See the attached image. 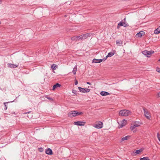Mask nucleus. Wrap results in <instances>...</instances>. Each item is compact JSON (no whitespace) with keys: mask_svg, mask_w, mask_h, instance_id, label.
<instances>
[{"mask_svg":"<svg viewBox=\"0 0 160 160\" xmlns=\"http://www.w3.org/2000/svg\"><path fill=\"white\" fill-rule=\"evenodd\" d=\"M153 52H154L152 51H148L147 50H145L142 52V53L148 57H150L151 55L153 54Z\"/></svg>","mask_w":160,"mask_h":160,"instance_id":"423d86ee","label":"nucleus"},{"mask_svg":"<svg viewBox=\"0 0 160 160\" xmlns=\"http://www.w3.org/2000/svg\"><path fill=\"white\" fill-rule=\"evenodd\" d=\"M142 149H140L139 150H138L134 152H133V153H134V155H137L140 154L141 152H142Z\"/></svg>","mask_w":160,"mask_h":160,"instance_id":"f3484780","label":"nucleus"},{"mask_svg":"<svg viewBox=\"0 0 160 160\" xmlns=\"http://www.w3.org/2000/svg\"><path fill=\"white\" fill-rule=\"evenodd\" d=\"M140 160H150L148 157H144L143 158H141Z\"/></svg>","mask_w":160,"mask_h":160,"instance_id":"5701e85b","label":"nucleus"},{"mask_svg":"<svg viewBox=\"0 0 160 160\" xmlns=\"http://www.w3.org/2000/svg\"><path fill=\"white\" fill-rule=\"evenodd\" d=\"M82 36L83 39H85L87 38L88 37L91 36V34L89 33H87L85 34L82 35Z\"/></svg>","mask_w":160,"mask_h":160,"instance_id":"4468645a","label":"nucleus"},{"mask_svg":"<svg viewBox=\"0 0 160 160\" xmlns=\"http://www.w3.org/2000/svg\"><path fill=\"white\" fill-rule=\"evenodd\" d=\"M154 33L158 34L160 33V27H158L154 31Z\"/></svg>","mask_w":160,"mask_h":160,"instance_id":"a211bd4d","label":"nucleus"},{"mask_svg":"<svg viewBox=\"0 0 160 160\" xmlns=\"http://www.w3.org/2000/svg\"><path fill=\"white\" fill-rule=\"evenodd\" d=\"M157 136L158 139L160 138V135L159 134V133H158L157 134Z\"/></svg>","mask_w":160,"mask_h":160,"instance_id":"2f4dec72","label":"nucleus"},{"mask_svg":"<svg viewBox=\"0 0 160 160\" xmlns=\"http://www.w3.org/2000/svg\"><path fill=\"white\" fill-rule=\"evenodd\" d=\"M145 33L143 31H140L139 32L137 33L136 35V36L137 37L141 38L142 35H144Z\"/></svg>","mask_w":160,"mask_h":160,"instance_id":"ddd939ff","label":"nucleus"},{"mask_svg":"<svg viewBox=\"0 0 160 160\" xmlns=\"http://www.w3.org/2000/svg\"><path fill=\"white\" fill-rule=\"evenodd\" d=\"M158 61L160 62V58L158 60Z\"/></svg>","mask_w":160,"mask_h":160,"instance_id":"ea45409f","label":"nucleus"},{"mask_svg":"<svg viewBox=\"0 0 160 160\" xmlns=\"http://www.w3.org/2000/svg\"><path fill=\"white\" fill-rule=\"evenodd\" d=\"M57 67L58 66L54 64L52 65L51 66V68L54 70H56Z\"/></svg>","mask_w":160,"mask_h":160,"instance_id":"412c9836","label":"nucleus"},{"mask_svg":"<svg viewBox=\"0 0 160 160\" xmlns=\"http://www.w3.org/2000/svg\"><path fill=\"white\" fill-rule=\"evenodd\" d=\"M71 39L73 41H76L78 40L77 38V36L73 37L71 38Z\"/></svg>","mask_w":160,"mask_h":160,"instance_id":"a878e982","label":"nucleus"},{"mask_svg":"<svg viewBox=\"0 0 160 160\" xmlns=\"http://www.w3.org/2000/svg\"><path fill=\"white\" fill-rule=\"evenodd\" d=\"M103 60L102 59H99L98 63L101 62Z\"/></svg>","mask_w":160,"mask_h":160,"instance_id":"72a5a7b5","label":"nucleus"},{"mask_svg":"<svg viewBox=\"0 0 160 160\" xmlns=\"http://www.w3.org/2000/svg\"><path fill=\"white\" fill-rule=\"evenodd\" d=\"M158 140H159V141H160V138L159 139H158Z\"/></svg>","mask_w":160,"mask_h":160,"instance_id":"a19ab883","label":"nucleus"},{"mask_svg":"<svg viewBox=\"0 0 160 160\" xmlns=\"http://www.w3.org/2000/svg\"><path fill=\"white\" fill-rule=\"evenodd\" d=\"M32 115H30L29 116H27V117H28L29 118H32Z\"/></svg>","mask_w":160,"mask_h":160,"instance_id":"c9c22d12","label":"nucleus"},{"mask_svg":"<svg viewBox=\"0 0 160 160\" xmlns=\"http://www.w3.org/2000/svg\"><path fill=\"white\" fill-rule=\"evenodd\" d=\"M77 38L78 40H82L83 39L82 35L80 36H77Z\"/></svg>","mask_w":160,"mask_h":160,"instance_id":"b1692460","label":"nucleus"},{"mask_svg":"<svg viewBox=\"0 0 160 160\" xmlns=\"http://www.w3.org/2000/svg\"><path fill=\"white\" fill-rule=\"evenodd\" d=\"M7 103H8V102H4V107H5L4 109L5 110H6L7 109V105H6V104H7Z\"/></svg>","mask_w":160,"mask_h":160,"instance_id":"cd10ccee","label":"nucleus"},{"mask_svg":"<svg viewBox=\"0 0 160 160\" xmlns=\"http://www.w3.org/2000/svg\"><path fill=\"white\" fill-rule=\"evenodd\" d=\"M72 92L73 93H74V94H76V93H77V91H76V90L73 89V90H72Z\"/></svg>","mask_w":160,"mask_h":160,"instance_id":"c85d7f7f","label":"nucleus"},{"mask_svg":"<svg viewBox=\"0 0 160 160\" xmlns=\"http://www.w3.org/2000/svg\"><path fill=\"white\" fill-rule=\"evenodd\" d=\"M7 65L8 67L11 68H15L18 67V65L10 63H8Z\"/></svg>","mask_w":160,"mask_h":160,"instance_id":"9b49d317","label":"nucleus"},{"mask_svg":"<svg viewBox=\"0 0 160 160\" xmlns=\"http://www.w3.org/2000/svg\"><path fill=\"white\" fill-rule=\"evenodd\" d=\"M140 125V123L139 122L136 121L133 123L130 126V129L131 131H133V132H136L137 131L135 128L136 127H138Z\"/></svg>","mask_w":160,"mask_h":160,"instance_id":"f03ea898","label":"nucleus"},{"mask_svg":"<svg viewBox=\"0 0 160 160\" xmlns=\"http://www.w3.org/2000/svg\"><path fill=\"white\" fill-rule=\"evenodd\" d=\"M98 61H99V59H94L92 60V62L95 63H98Z\"/></svg>","mask_w":160,"mask_h":160,"instance_id":"393cba45","label":"nucleus"},{"mask_svg":"<svg viewBox=\"0 0 160 160\" xmlns=\"http://www.w3.org/2000/svg\"><path fill=\"white\" fill-rule=\"evenodd\" d=\"M103 123L101 122H98L93 125V127L97 128H102Z\"/></svg>","mask_w":160,"mask_h":160,"instance_id":"0eeeda50","label":"nucleus"},{"mask_svg":"<svg viewBox=\"0 0 160 160\" xmlns=\"http://www.w3.org/2000/svg\"><path fill=\"white\" fill-rule=\"evenodd\" d=\"M131 114V112L128 110L124 109L120 110L119 115L122 116H127Z\"/></svg>","mask_w":160,"mask_h":160,"instance_id":"7ed1b4c3","label":"nucleus"},{"mask_svg":"<svg viewBox=\"0 0 160 160\" xmlns=\"http://www.w3.org/2000/svg\"><path fill=\"white\" fill-rule=\"evenodd\" d=\"M1 24V22L0 21V24Z\"/></svg>","mask_w":160,"mask_h":160,"instance_id":"79ce46f5","label":"nucleus"},{"mask_svg":"<svg viewBox=\"0 0 160 160\" xmlns=\"http://www.w3.org/2000/svg\"><path fill=\"white\" fill-rule=\"evenodd\" d=\"M45 97L46 98H47V99H48L52 100V99L51 98H50V97H48L47 96H45Z\"/></svg>","mask_w":160,"mask_h":160,"instance_id":"7c9ffc66","label":"nucleus"},{"mask_svg":"<svg viewBox=\"0 0 160 160\" xmlns=\"http://www.w3.org/2000/svg\"><path fill=\"white\" fill-rule=\"evenodd\" d=\"M78 89L80 91L83 93H87L90 92V90L88 88H84L81 87H78Z\"/></svg>","mask_w":160,"mask_h":160,"instance_id":"6e6552de","label":"nucleus"},{"mask_svg":"<svg viewBox=\"0 0 160 160\" xmlns=\"http://www.w3.org/2000/svg\"><path fill=\"white\" fill-rule=\"evenodd\" d=\"M85 122H81V121H77L74 122V124L75 125L78 126H84L85 124Z\"/></svg>","mask_w":160,"mask_h":160,"instance_id":"9d476101","label":"nucleus"},{"mask_svg":"<svg viewBox=\"0 0 160 160\" xmlns=\"http://www.w3.org/2000/svg\"><path fill=\"white\" fill-rule=\"evenodd\" d=\"M126 18H124L123 20H122L118 24L117 28H119L120 26H123L125 27H128V25L125 22Z\"/></svg>","mask_w":160,"mask_h":160,"instance_id":"39448f33","label":"nucleus"},{"mask_svg":"<svg viewBox=\"0 0 160 160\" xmlns=\"http://www.w3.org/2000/svg\"><path fill=\"white\" fill-rule=\"evenodd\" d=\"M121 124L119 123V128H122L123 126H125L127 124V120L125 119H123L121 122Z\"/></svg>","mask_w":160,"mask_h":160,"instance_id":"1a4fd4ad","label":"nucleus"},{"mask_svg":"<svg viewBox=\"0 0 160 160\" xmlns=\"http://www.w3.org/2000/svg\"><path fill=\"white\" fill-rule=\"evenodd\" d=\"M157 97L158 98L160 97V92L158 93L157 94Z\"/></svg>","mask_w":160,"mask_h":160,"instance_id":"f704fd0d","label":"nucleus"},{"mask_svg":"<svg viewBox=\"0 0 160 160\" xmlns=\"http://www.w3.org/2000/svg\"><path fill=\"white\" fill-rule=\"evenodd\" d=\"M77 66H75L73 68L72 72L75 75L76 74L77 71Z\"/></svg>","mask_w":160,"mask_h":160,"instance_id":"4be33fe9","label":"nucleus"},{"mask_svg":"<svg viewBox=\"0 0 160 160\" xmlns=\"http://www.w3.org/2000/svg\"><path fill=\"white\" fill-rule=\"evenodd\" d=\"M156 71L159 72H160V68H157L156 69Z\"/></svg>","mask_w":160,"mask_h":160,"instance_id":"c756f323","label":"nucleus"},{"mask_svg":"<svg viewBox=\"0 0 160 160\" xmlns=\"http://www.w3.org/2000/svg\"><path fill=\"white\" fill-rule=\"evenodd\" d=\"M60 86L61 85L59 83H57L56 84L53 86L52 88V90H54L56 88H57V87H60Z\"/></svg>","mask_w":160,"mask_h":160,"instance_id":"6ab92c4d","label":"nucleus"},{"mask_svg":"<svg viewBox=\"0 0 160 160\" xmlns=\"http://www.w3.org/2000/svg\"><path fill=\"white\" fill-rule=\"evenodd\" d=\"M100 94L102 96H105L110 95V93L107 92L102 91L100 92Z\"/></svg>","mask_w":160,"mask_h":160,"instance_id":"dca6fc26","label":"nucleus"},{"mask_svg":"<svg viewBox=\"0 0 160 160\" xmlns=\"http://www.w3.org/2000/svg\"><path fill=\"white\" fill-rule=\"evenodd\" d=\"M30 112H31L30 111V112H24V113H23V114L29 113H30Z\"/></svg>","mask_w":160,"mask_h":160,"instance_id":"e433bc0d","label":"nucleus"},{"mask_svg":"<svg viewBox=\"0 0 160 160\" xmlns=\"http://www.w3.org/2000/svg\"><path fill=\"white\" fill-rule=\"evenodd\" d=\"M115 54V52L113 51V52H111L108 53V55L106 56V58L105 59V60L106 58L108 57H111L114 55Z\"/></svg>","mask_w":160,"mask_h":160,"instance_id":"2eb2a0df","label":"nucleus"},{"mask_svg":"<svg viewBox=\"0 0 160 160\" xmlns=\"http://www.w3.org/2000/svg\"><path fill=\"white\" fill-rule=\"evenodd\" d=\"M1 2H2V1H0V4L1 3Z\"/></svg>","mask_w":160,"mask_h":160,"instance_id":"58836bf2","label":"nucleus"},{"mask_svg":"<svg viewBox=\"0 0 160 160\" xmlns=\"http://www.w3.org/2000/svg\"><path fill=\"white\" fill-rule=\"evenodd\" d=\"M78 83V81L76 80L75 82V85H77Z\"/></svg>","mask_w":160,"mask_h":160,"instance_id":"473e14b6","label":"nucleus"},{"mask_svg":"<svg viewBox=\"0 0 160 160\" xmlns=\"http://www.w3.org/2000/svg\"><path fill=\"white\" fill-rule=\"evenodd\" d=\"M46 153L48 155H52V149L50 148L46 149L45 150Z\"/></svg>","mask_w":160,"mask_h":160,"instance_id":"f8f14e48","label":"nucleus"},{"mask_svg":"<svg viewBox=\"0 0 160 160\" xmlns=\"http://www.w3.org/2000/svg\"><path fill=\"white\" fill-rule=\"evenodd\" d=\"M87 84H89V85H91V83L90 82H87Z\"/></svg>","mask_w":160,"mask_h":160,"instance_id":"4c0bfd02","label":"nucleus"},{"mask_svg":"<svg viewBox=\"0 0 160 160\" xmlns=\"http://www.w3.org/2000/svg\"><path fill=\"white\" fill-rule=\"evenodd\" d=\"M144 115L145 117L148 119H149L151 118L150 112H149L147 109L143 108Z\"/></svg>","mask_w":160,"mask_h":160,"instance_id":"20e7f679","label":"nucleus"},{"mask_svg":"<svg viewBox=\"0 0 160 160\" xmlns=\"http://www.w3.org/2000/svg\"><path fill=\"white\" fill-rule=\"evenodd\" d=\"M83 114L82 112H78L76 111H72L69 112L68 113V116L70 118H72L77 116L82 115Z\"/></svg>","mask_w":160,"mask_h":160,"instance_id":"f257e3e1","label":"nucleus"},{"mask_svg":"<svg viewBox=\"0 0 160 160\" xmlns=\"http://www.w3.org/2000/svg\"><path fill=\"white\" fill-rule=\"evenodd\" d=\"M129 136H127L124 137L122 138L121 140V142H122L124 140H126L128 139Z\"/></svg>","mask_w":160,"mask_h":160,"instance_id":"aec40b11","label":"nucleus"},{"mask_svg":"<svg viewBox=\"0 0 160 160\" xmlns=\"http://www.w3.org/2000/svg\"><path fill=\"white\" fill-rule=\"evenodd\" d=\"M116 43L117 44H122V42L121 41H119V40L116 41Z\"/></svg>","mask_w":160,"mask_h":160,"instance_id":"bb28decb","label":"nucleus"}]
</instances>
